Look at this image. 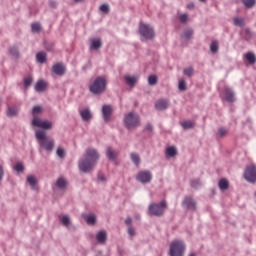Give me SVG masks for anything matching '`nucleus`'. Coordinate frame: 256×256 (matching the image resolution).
<instances>
[{
  "label": "nucleus",
  "mask_w": 256,
  "mask_h": 256,
  "mask_svg": "<svg viewBox=\"0 0 256 256\" xmlns=\"http://www.w3.org/2000/svg\"><path fill=\"white\" fill-rule=\"evenodd\" d=\"M99 161V152L94 148H88L84 154V158L79 161V169L83 173H89L93 171L94 167Z\"/></svg>",
  "instance_id": "1"
},
{
  "label": "nucleus",
  "mask_w": 256,
  "mask_h": 256,
  "mask_svg": "<svg viewBox=\"0 0 256 256\" xmlns=\"http://www.w3.org/2000/svg\"><path fill=\"white\" fill-rule=\"evenodd\" d=\"M36 139L42 149L51 153L55 147V140L47 137V134L43 130L36 131Z\"/></svg>",
  "instance_id": "2"
},
{
  "label": "nucleus",
  "mask_w": 256,
  "mask_h": 256,
  "mask_svg": "<svg viewBox=\"0 0 256 256\" xmlns=\"http://www.w3.org/2000/svg\"><path fill=\"white\" fill-rule=\"evenodd\" d=\"M89 89L94 95L105 93V90L107 89V79H105V77H97L90 85Z\"/></svg>",
  "instance_id": "3"
},
{
  "label": "nucleus",
  "mask_w": 256,
  "mask_h": 256,
  "mask_svg": "<svg viewBox=\"0 0 256 256\" xmlns=\"http://www.w3.org/2000/svg\"><path fill=\"white\" fill-rule=\"evenodd\" d=\"M186 249L187 247L185 246V242L181 240H174L170 243L169 255L184 256Z\"/></svg>",
  "instance_id": "4"
},
{
  "label": "nucleus",
  "mask_w": 256,
  "mask_h": 256,
  "mask_svg": "<svg viewBox=\"0 0 256 256\" xmlns=\"http://www.w3.org/2000/svg\"><path fill=\"white\" fill-rule=\"evenodd\" d=\"M167 208V201L162 200L159 204L152 203L149 205V213L150 215H154L155 217H162L165 213V209Z\"/></svg>",
  "instance_id": "5"
},
{
  "label": "nucleus",
  "mask_w": 256,
  "mask_h": 256,
  "mask_svg": "<svg viewBox=\"0 0 256 256\" xmlns=\"http://www.w3.org/2000/svg\"><path fill=\"white\" fill-rule=\"evenodd\" d=\"M139 33L141 37H143L146 40H151L155 38V30L149 24H145L141 22L139 24Z\"/></svg>",
  "instance_id": "6"
},
{
  "label": "nucleus",
  "mask_w": 256,
  "mask_h": 256,
  "mask_svg": "<svg viewBox=\"0 0 256 256\" xmlns=\"http://www.w3.org/2000/svg\"><path fill=\"white\" fill-rule=\"evenodd\" d=\"M124 123L127 129H135V127H139V115L130 112L125 116Z\"/></svg>",
  "instance_id": "7"
},
{
  "label": "nucleus",
  "mask_w": 256,
  "mask_h": 256,
  "mask_svg": "<svg viewBox=\"0 0 256 256\" xmlns=\"http://www.w3.org/2000/svg\"><path fill=\"white\" fill-rule=\"evenodd\" d=\"M33 127H39L40 129H44L45 131H49V129L53 128V123L49 120H42L39 117H34L32 120Z\"/></svg>",
  "instance_id": "8"
},
{
  "label": "nucleus",
  "mask_w": 256,
  "mask_h": 256,
  "mask_svg": "<svg viewBox=\"0 0 256 256\" xmlns=\"http://www.w3.org/2000/svg\"><path fill=\"white\" fill-rule=\"evenodd\" d=\"M244 178L248 183H256V166L250 165L246 167Z\"/></svg>",
  "instance_id": "9"
},
{
  "label": "nucleus",
  "mask_w": 256,
  "mask_h": 256,
  "mask_svg": "<svg viewBox=\"0 0 256 256\" xmlns=\"http://www.w3.org/2000/svg\"><path fill=\"white\" fill-rule=\"evenodd\" d=\"M136 179L137 181H140V183H151V179H153V176L149 171H140L137 174Z\"/></svg>",
  "instance_id": "10"
},
{
  "label": "nucleus",
  "mask_w": 256,
  "mask_h": 256,
  "mask_svg": "<svg viewBox=\"0 0 256 256\" xmlns=\"http://www.w3.org/2000/svg\"><path fill=\"white\" fill-rule=\"evenodd\" d=\"M113 113V107H111V105H104L102 107V115H103V119L104 121H109V119H111V115Z\"/></svg>",
  "instance_id": "11"
},
{
  "label": "nucleus",
  "mask_w": 256,
  "mask_h": 256,
  "mask_svg": "<svg viewBox=\"0 0 256 256\" xmlns=\"http://www.w3.org/2000/svg\"><path fill=\"white\" fill-rule=\"evenodd\" d=\"M168 107H169V100L167 99H159L155 103V108L158 111H165V109H167Z\"/></svg>",
  "instance_id": "12"
},
{
  "label": "nucleus",
  "mask_w": 256,
  "mask_h": 256,
  "mask_svg": "<svg viewBox=\"0 0 256 256\" xmlns=\"http://www.w3.org/2000/svg\"><path fill=\"white\" fill-rule=\"evenodd\" d=\"M103 47V42H101V38H92L90 40V49L92 51H97V49H101Z\"/></svg>",
  "instance_id": "13"
},
{
  "label": "nucleus",
  "mask_w": 256,
  "mask_h": 256,
  "mask_svg": "<svg viewBox=\"0 0 256 256\" xmlns=\"http://www.w3.org/2000/svg\"><path fill=\"white\" fill-rule=\"evenodd\" d=\"M80 116L82 117V121H85L86 123L93 119V114L89 108L80 110Z\"/></svg>",
  "instance_id": "14"
},
{
  "label": "nucleus",
  "mask_w": 256,
  "mask_h": 256,
  "mask_svg": "<svg viewBox=\"0 0 256 256\" xmlns=\"http://www.w3.org/2000/svg\"><path fill=\"white\" fill-rule=\"evenodd\" d=\"M52 70L55 75H59L60 77L62 75H65V65H63L62 63L54 64Z\"/></svg>",
  "instance_id": "15"
},
{
  "label": "nucleus",
  "mask_w": 256,
  "mask_h": 256,
  "mask_svg": "<svg viewBox=\"0 0 256 256\" xmlns=\"http://www.w3.org/2000/svg\"><path fill=\"white\" fill-rule=\"evenodd\" d=\"M224 97L228 103H233V101H235V94L233 93L232 89L225 88L224 89Z\"/></svg>",
  "instance_id": "16"
},
{
  "label": "nucleus",
  "mask_w": 256,
  "mask_h": 256,
  "mask_svg": "<svg viewBox=\"0 0 256 256\" xmlns=\"http://www.w3.org/2000/svg\"><path fill=\"white\" fill-rule=\"evenodd\" d=\"M47 89V82L44 80H38L36 85H35V91L38 93H43V91H46Z\"/></svg>",
  "instance_id": "17"
},
{
  "label": "nucleus",
  "mask_w": 256,
  "mask_h": 256,
  "mask_svg": "<svg viewBox=\"0 0 256 256\" xmlns=\"http://www.w3.org/2000/svg\"><path fill=\"white\" fill-rule=\"evenodd\" d=\"M106 155L108 159H110V161H115L117 159V156L119 155V152H117L111 147H108L106 150Z\"/></svg>",
  "instance_id": "18"
},
{
  "label": "nucleus",
  "mask_w": 256,
  "mask_h": 256,
  "mask_svg": "<svg viewBox=\"0 0 256 256\" xmlns=\"http://www.w3.org/2000/svg\"><path fill=\"white\" fill-rule=\"evenodd\" d=\"M96 240L103 245L107 241V231L102 230L96 234Z\"/></svg>",
  "instance_id": "19"
},
{
  "label": "nucleus",
  "mask_w": 256,
  "mask_h": 256,
  "mask_svg": "<svg viewBox=\"0 0 256 256\" xmlns=\"http://www.w3.org/2000/svg\"><path fill=\"white\" fill-rule=\"evenodd\" d=\"M184 207H187V209H195V200L191 197H186L183 201Z\"/></svg>",
  "instance_id": "20"
},
{
  "label": "nucleus",
  "mask_w": 256,
  "mask_h": 256,
  "mask_svg": "<svg viewBox=\"0 0 256 256\" xmlns=\"http://www.w3.org/2000/svg\"><path fill=\"white\" fill-rule=\"evenodd\" d=\"M218 187L221 191H227V189H229V180L222 178L218 183Z\"/></svg>",
  "instance_id": "21"
},
{
  "label": "nucleus",
  "mask_w": 256,
  "mask_h": 256,
  "mask_svg": "<svg viewBox=\"0 0 256 256\" xmlns=\"http://www.w3.org/2000/svg\"><path fill=\"white\" fill-rule=\"evenodd\" d=\"M19 113V108L17 106H9L7 109L8 117H15Z\"/></svg>",
  "instance_id": "22"
},
{
  "label": "nucleus",
  "mask_w": 256,
  "mask_h": 256,
  "mask_svg": "<svg viewBox=\"0 0 256 256\" xmlns=\"http://www.w3.org/2000/svg\"><path fill=\"white\" fill-rule=\"evenodd\" d=\"M233 23L236 27H245V18L243 17H234Z\"/></svg>",
  "instance_id": "23"
},
{
  "label": "nucleus",
  "mask_w": 256,
  "mask_h": 256,
  "mask_svg": "<svg viewBox=\"0 0 256 256\" xmlns=\"http://www.w3.org/2000/svg\"><path fill=\"white\" fill-rule=\"evenodd\" d=\"M130 157H131L132 163H134V165H136V167H139V165L141 163V157L139 156V154L131 153Z\"/></svg>",
  "instance_id": "24"
},
{
  "label": "nucleus",
  "mask_w": 256,
  "mask_h": 256,
  "mask_svg": "<svg viewBox=\"0 0 256 256\" xmlns=\"http://www.w3.org/2000/svg\"><path fill=\"white\" fill-rule=\"evenodd\" d=\"M124 79L129 87H133L137 83V77L135 76H125Z\"/></svg>",
  "instance_id": "25"
},
{
  "label": "nucleus",
  "mask_w": 256,
  "mask_h": 256,
  "mask_svg": "<svg viewBox=\"0 0 256 256\" xmlns=\"http://www.w3.org/2000/svg\"><path fill=\"white\" fill-rule=\"evenodd\" d=\"M36 59H37L38 63H45V61H47V53L39 52L36 55Z\"/></svg>",
  "instance_id": "26"
},
{
  "label": "nucleus",
  "mask_w": 256,
  "mask_h": 256,
  "mask_svg": "<svg viewBox=\"0 0 256 256\" xmlns=\"http://www.w3.org/2000/svg\"><path fill=\"white\" fill-rule=\"evenodd\" d=\"M245 58L250 63V65H254V63H256V57L255 54H253V52L246 53Z\"/></svg>",
  "instance_id": "27"
},
{
  "label": "nucleus",
  "mask_w": 256,
  "mask_h": 256,
  "mask_svg": "<svg viewBox=\"0 0 256 256\" xmlns=\"http://www.w3.org/2000/svg\"><path fill=\"white\" fill-rule=\"evenodd\" d=\"M242 3L246 9H253V7H255L256 0H242Z\"/></svg>",
  "instance_id": "28"
},
{
  "label": "nucleus",
  "mask_w": 256,
  "mask_h": 256,
  "mask_svg": "<svg viewBox=\"0 0 256 256\" xmlns=\"http://www.w3.org/2000/svg\"><path fill=\"white\" fill-rule=\"evenodd\" d=\"M166 155L168 157H175V155H177V148H175L174 146H170L166 149Z\"/></svg>",
  "instance_id": "29"
},
{
  "label": "nucleus",
  "mask_w": 256,
  "mask_h": 256,
  "mask_svg": "<svg viewBox=\"0 0 256 256\" xmlns=\"http://www.w3.org/2000/svg\"><path fill=\"white\" fill-rule=\"evenodd\" d=\"M56 185L59 189H65L67 187V180L65 178H58Z\"/></svg>",
  "instance_id": "30"
},
{
  "label": "nucleus",
  "mask_w": 256,
  "mask_h": 256,
  "mask_svg": "<svg viewBox=\"0 0 256 256\" xmlns=\"http://www.w3.org/2000/svg\"><path fill=\"white\" fill-rule=\"evenodd\" d=\"M181 127H183V129H193V127H195V122L193 121L181 122Z\"/></svg>",
  "instance_id": "31"
},
{
  "label": "nucleus",
  "mask_w": 256,
  "mask_h": 256,
  "mask_svg": "<svg viewBox=\"0 0 256 256\" xmlns=\"http://www.w3.org/2000/svg\"><path fill=\"white\" fill-rule=\"evenodd\" d=\"M85 220L88 225H94L95 222L97 221V217H95V215L91 214V215L85 216Z\"/></svg>",
  "instance_id": "32"
},
{
  "label": "nucleus",
  "mask_w": 256,
  "mask_h": 256,
  "mask_svg": "<svg viewBox=\"0 0 256 256\" xmlns=\"http://www.w3.org/2000/svg\"><path fill=\"white\" fill-rule=\"evenodd\" d=\"M210 51L212 53H217V51H219V42L217 41H212L211 45H210Z\"/></svg>",
  "instance_id": "33"
},
{
  "label": "nucleus",
  "mask_w": 256,
  "mask_h": 256,
  "mask_svg": "<svg viewBox=\"0 0 256 256\" xmlns=\"http://www.w3.org/2000/svg\"><path fill=\"white\" fill-rule=\"evenodd\" d=\"M42 112H43V108L41 106H35L32 109V115H33L34 118L37 117V115H39Z\"/></svg>",
  "instance_id": "34"
},
{
  "label": "nucleus",
  "mask_w": 256,
  "mask_h": 256,
  "mask_svg": "<svg viewBox=\"0 0 256 256\" xmlns=\"http://www.w3.org/2000/svg\"><path fill=\"white\" fill-rule=\"evenodd\" d=\"M27 181L31 187H35V185H37V178H35V176H28Z\"/></svg>",
  "instance_id": "35"
},
{
  "label": "nucleus",
  "mask_w": 256,
  "mask_h": 256,
  "mask_svg": "<svg viewBox=\"0 0 256 256\" xmlns=\"http://www.w3.org/2000/svg\"><path fill=\"white\" fill-rule=\"evenodd\" d=\"M178 88L180 91H187V83L185 80H179Z\"/></svg>",
  "instance_id": "36"
},
{
  "label": "nucleus",
  "mask_w": 256,
  "mask_h": 256,
  "mask_svg": "<svg viewBox=\"0 0 256 256\" xmlns=\"http://www.w3.org/2000/svg\"><path fill=\"white\" fill-rule=\"evenodd\" d=\"M32 32L33 33H39L41 31V24L40 23H34L31 25Z\"/></svg>",
  "instance_id": "37"
},
{
  "label": "nucleus",
  "mask_w": 256,
  "mask_h": 256,
  "mask_svg": "<svg viewBox=\"0 0 256 256\" xmlns=\"http://www.w3.org/2000/svg\"><path fill=\"white\" fill-rule=\"evenodd\" d=\"M192 36H193V31L191 29L185 30L182 35L183 39H191Z\"/></svg>",
  "instance_id": "38"
},
{
  "label": "nucleus",
  "mask_w": 256,
  "mask_h": 256,
  "mask_svg": "<svg viewBox=\"0 0 256 256\" xmlns=\"http://www.w3.org/2000/svg\"><path fill=\"white\" fill-rule=\"evenodd\" d=\"M61 221H62V225H64V227H69V225L71 223V219L69 218V216H63Z\"/></svg>",
  "instance_id": "39"
},
{
  "label": "nucleus",
  "mask_w": 256,
  "mask_h": 256,
  "mask_svg": "<svg viewBox=\"0 0 256 256\" xmlns=\"http://www.w3.org/2000/svg\"><path fill=\"white\" fill-rule=\"evenodd\" d=\"M193 67H188L184 69V75H186V77H193Z\"/></svg>",
  "instance_id": "40"
},
{
  "label": "nucleus",
  "mask_w": 256,
  "mask_h": 256,
  "mask_svg": "<svg viewBox=\"0 0 256 256\" xmlns=\"http://www.w3.org/2000/svg\"><path fill=\"white\" fill-rule=\"evenodd\" d=\"M227 133H229V130H227L226 128H219L217 135H218V137H225V135H227Z\"/></svg>",
  "instance_id": "41"
},
{
  "label": "nucleus",
  "mask_w": 256,
  "mask_h": 256,
  "mask_svg": "<svg viewBox=\"0 0 256 256\" xmlns=\"http://www.w3.org/2000/svg\"><path fill=\"white\" fill-rule=\"evenodd\" d=\"M149 85H157V76L151 75L148 77Z\"/></svg>",
  "instance_id": "42"
},
{
  "label": "nucleus",
  "mask_w": 256,
  "mask_h": 256,
  "mask_svg": "<svg viewBox=\"0 0 256 256\" xmlns=\"http://www.w3.org/2000/svg\"><path fill=\"white\" fill-rule=\"evenodd\" d=\"M10 55L16 58L19 57V49H17V47L10 48Z\"/></svg>",
  "instance_id": "43"
},
{
  "label": "nucleus",
  "mask_w": 256,
  "mask_h": 256,
  "mask_svg": "<svg viewBox=\"0 0 256 256\" xmlns=\"http://www.w3.org/2000/svg\"><path fill=\"white\" fill-rule=\"evenodd\" d=\"M31 83H33V77L24 78V87H30Z\"/></svg>",
  "instance_id": "44"
},
{
  "label": "nucleus",
  "mask_w": 256,
  "mask_h": 256,
  "mask_svg": "<svg viewBox=\"0 0 256 256\" xmlns=\"http://www.w3.org/2000/svg\"><path fill=\"white\" fill-rule=\"evenodd\" d=\"M179 21L180 23H186L187 21H189V16H187V14H181L179 16Z\"/></svg>",
  "instance_id": "45"
},
{
  "label": "nucleus",
  "mask_w": 256,
  "mask_h": 256,
  "mask_svg": "<svg viewBox=\"0 0 256 256\" xmlns=\"http://www.w3.org/2000/svg\"><path fill=\"white\" fill-rule=\"evenodd\" d=\"M56 153L58 157H60V159H63V157H65V149L63 148H58Z\"/></svg>",
  "instance_id": "46"
},
{
  "label": "nucleus",
  "mask_w": 256,
  "mask_h": 256,
  "mask_svg": "<svg viewBox=\"0 0 256 256\" xmlns=\"http://www.w3.org/2000/svg\"><path fill=\"white\" fill-rule=\"evenodd\" d=\"M14 169H15V171L20 172V171H23V169H25V166H23V163L19 162V163H17V164L14 166Z\"/></svg>",
  "instance_id": "47"
},
{
  "label": "nucleus",
  "mask_w": 256,
  "mask_h": 256,
  "mask_svg": "<svg viewBox=\"0 0 256 256\" xmlns=\"http://www.w3.org/2000/svg\"><path fill=\"white\" fill-rule=\"evenodd\" d=\"M100 11H102V13H109V5H107V4L101 5Z\"/></svg>",
  "instance_id": "48"
},
{
  "label": "nucleus",
  "mask_w": 256,
  "mask_h": 256,
  "mask_svg": "<svg viewBox=\"0 0 256 256\" xmlns=\"http://www.w3.org/2000/svg\"><path fill=\"white\" fill-rule=\"evenodd\" d=\"M191 186L194 187V189H197V187L201 186V181L200 180H193L191 182Z\"/></svg>",
  "instance_id": "49"
},
{
  "label": "nucleus",
  "mask_w": 256,
  "mask_h": 256,
  "mask_svg": "<svg viewBox=\"0 0 256 256\" xmlns=\"http://www.w3.org/2000/svg\"><path fill=\"white\" fill-rule=\"evenodd\" d=\"M128 233H129V235H131V236L135 235V229H134L133 227H130V228L128 229Z\"/></svg>",
  "instance_id": "50"
},
{
  "label": "nucleus",
  "mask_w": 256,
  "mask_h": 256,
  "mask_svg": "<svg viewBox=\"0 0 256 256\" xmlns=\"http://www.w3.org/2000/svg\"><path fill=\"white\" fill-rule=\"evenodd\" d=\"M98 180L99 181H105V175L104 174H98Z\"/></svg>",
  "instance_id": "51"
},
{
  "label": "nucleus",
  "mask_w": 256,
  "mask_h": 256,
  "mask_svg": "<svg viewBox=\"0 0 256 256\" xmlns=\"http://www.w3.org/2000/svg\"><path fill=\"white\" fill-rule=\"evenodd\" d=\"M3 175H4L3 166L0 165V181L3 179Z\"/></svg>",
  "instance_id": "52"
},
{
  "label": "nucleus",
  "mask_w": 256,
  "mask_h": 256,
  "mask_svg": "<svg viewBox=\"0 0 256 256\" xmlns=\"http://www.w3.org/2000/svg\"><path fill=\"white\" fill-rule=\"evenodd\" d=\"M132 222L133 220L129 217L125 220L126 225H131Z\"/></svg>",
  "instance_id": "53"
},
{
  "label": "nucleus",
  "mask_w": 256,
  "mask_h": 256,
  "mask_svg": "<svg viewBox=\"0 0 256 256\" xmlns=\"http://www.w3.org/2000/svg\"><path fill=\"white\" fill-rule=\"evenodd\" d=\"M146 129H147V131H152L153 130V126H151V124H148L146 126Z\"/></svg>",
  "instance_id": "54"
},
{
  "label": "nucleus",
  "mask_w": 256,
  "mask_h": 256,
  "mask_svg": "<svg viewBox=\"0 0 256 256\" xmlns=\"http://www.w3.org/2000/svg\"><path fill=\"white\" fill-rule=\"evenodd\" d=\"M75 3H83V0H74Z\"/></svg>",
  "instance_id": "55"
},
{
  "label": "nucleus",
  "mask_w": 256,
  "mask_h": 256,
  "mask_svg": "<svg viewBox=\"0 0 256 256\" xmlns=\"http://www.w3.org/2000/svg\"><path fill=\"white\" fill-rule=\"evenodd\" d=\"M191 7H193V5H188V9H191Z\"/></svg>",
  "instance_id": "56"
},
{
  "label": "nucleus",
  "mask_w": 256,
  "mask_h": 256,
  "mask_svg": "<svg viewBox=\"0 0 256 256\" xmlns=\"http://www.w3.org/2000/svg\"><path fill=\"white\" fill-rule=\"evenodd\" d=\"M189 256H195V253H191V254H189Z\"/></svg>",
  "instance_id": "57"
},
{
  "label": "nucleus",
  "mask_w": 256,
  "mask_h": 256,
  "mask_svg": "<svg viewBox=\"0 0 256 256\" xmlns=\"http://www.w3.org/2000/svg\"><path fill=\"white\" fill-rule=\"evenodd\" d=\"M202 3H205V1H207V0H200Z\"/></svg>",
  "instance_id": "58"
}]
</instances>
